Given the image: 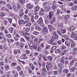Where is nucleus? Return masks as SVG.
I'll return each instance as SVG.
<instances>
[{
	"mask_svg": "<svg viewBox=\"0 0 77 77\" xmlns=\"http://www.w3.org/2000/svg\"><path fill=\"white\" fill-rule=\"evenodd\" d=\"M8 38H11V34H8L6 35Z\"/></svg>",
	"mask_w": 77,
	"mask_h": 77,
	"instance_id": "338daca9",
	"label": "nucleus"
},
{
	"mask_svg": "<svg viewBox=\"0 0 77 77\" xmlns=\"http://www.w3.org/2000/svg\"><path fill=\"white\" fill-rule=\"evenodd\" d=\"M20 13L19 14V16L20 17H22V16H23V15H24V13L23 12H22V11L20 12Z\"/></svg>",
	"mask_w": 77,
	"mask_h": 77,
	"instance_id": "c85d7f7f",
	"label": "nucleus"
},
{
	"mask_svg": "<svg viewBox=\"0 0 77 77\" xmlns=\"http://www.w3.org/2000/svg\"><path fill=\"white\" fill-rule=\"evenodd\" d=\"M62 33H64L66 32V29H64L61 31Z\"/></svg>",
	"mask_w": 77,
	"mask_h": 77,
	"instance_id": "4c0bfd02",
	"label": "nucleus"
},
{
	"mask_svg": "<svg viewBox=\"0 0 77 77\" xmlns=\"http://www.w3.org/2000/svg\"><path fill=\"white\" fill-rule=\"evenodd\" d=\"M56 48H57V47L56 46H54L52 47L51 50L53 51V50H55Z\"/></svg>",
	"mask_w": 77,
	"mask_h": 77,
	"instance_id": "f3484780",
	"label": "nucleus"
},
{
	"mask_svg": "<svg viewBox=\"0 0 77 77\" xmlns=\"http://www.w3.org/2000/svg\"><path fill=\"white\" fill-rule=\"evenodd\" d=\"M57 33H58L59 35H60V36H62V33H61V32H60V31L58 30L57 31Z\"/></svg>",
	"mask_w": 77,
	"mask_h": 77,
	"instance_id": "de8ad7c7",
	"label": "nucleus"
},
{
	"mask_svg": "<svg viewBox=\"0 0 77 77\" xmlns=\"http://www.w3.org/2000/svg\"><path fill=\"white\" fill-rule=\"evenodd\" d=\"M19 1L22 5L24 4V3L25 2V0H20Z\"/></svg>",
	"mask_w": 77,
	"mask_h": 77,
	"instance_id": "a878e982",
	"label": "nucleus"
},
{
	"mask_svg": "<svg viewBox=\"0 0 77 77\" xmlns=\"http://www.w3.org/2000/svg\"><path fill=\"white\" fill-rule=\"evenodd\" d=\"M48 4V2H45L43 4V6H46Z\"/></svg>",
	"mask_w": 77,
	"mask_h": 77,
	"instance_id": "0e129e2a",
	"label": "nucleus"
},
{
	"mask_svg": "<svg viewBox=\"0 0 77 77\" xmlns=\"http://www.w3.org/2000/svg\"><path fill=\"white\" fill-rule=\"evenodd\" d=\"M42 32L43 33H46L48 32V28L46 27H44L43 28L42 30Z\"/></svg>",
	"mask_w": 77,
	"mask_h": 77,
	"instance_id": "f03ea898",
	"label": "nucleus"
},
{
	"mask_svg": "<svg viewBox=\"0 0 77 77\" xmlns=\"http://www.w3.org/2000/svg\"><path fill=\"white\" fill-rule=\"evenodd\" d=\"M11 65L13 66H15L17 65V63H12Z\"/></svg>",
	"mask_w": 77,
	"mask_h": 77,
	"instance_id": "e433bc0d",
	"label": "nucleus"
},
{
	"mask_svg": "<svg viewBox=\"0 0 77 77\" xmlns=\"http://www.w3.org/2000/svg\"><path fill=\"white\" fill-rule=\"evenodd\" d=\"M74 64V59H72L70 62L71 65H73Z\"/></svg>",
	"mask_w": 77,
	"mask_h": 77,
	"instance_id": "9b49d317",
	"label": "nucleus"
},
{
	"mask_svg": "<svg viewBox=\"0 0 77 77\" xmlns=\"http://www.w3.org/2000/svg\"><path fill=\"white\" fill-rule=\"evenodd\" d=\"M53 40H50L48 41V42L49 44H52L53 43Z\"/></svg>",
	"mask_w": 77,
	"mask_h": 77,
	"instance_id": "58836bf2",
	"label": "nucleus"
},
{
	"mask_svg": "<svg viewBox=\"0 0 77 77\" xmlns=\"http://www.w3.org/2000/svg\"><path fill=\"white\" fill-rule=\"evenodd\" d=\"M28 12H29V10H28V9H26L25 11V14H27Z\"/></svg>",
	"mask_w": 77,
	"mask_h": 77,
	"instance_id": "3c124183",
	"label": "nucleus"
},
{
	"mask_svg": "<svg viewBox=\"0 0 77 77\" xmlns=\"http://www.w3.org/2000/svg\"><path fill=\"white\" fill-rule=\"evenodd\" d=\"M67 52V51L66 50H64L63 51L62 53H61V55H64L65 53H66Z\"/></svg>",
	"mask_w": 77,
	"mask_h": 77,
	"instance_id": "bb28decb",
	"label": "nucleus"
},
{
	"mask_svg": "<svg viewBox=\"0 0 77 77\" xmlns=\"http://www.w3.org/2000/svg\"><path fill=\"white\" fill-rule=\"evenodd\" d=\"M60 13V10L58 9L57 11L56 14L57 15H59V14Z\"/></svg>",
	"mask_w": 77,
	"mask_h": 77,
	"instance_id": "c756f323",
	"label": "nucleus"
},
{
	"mask_svg": "<svg viewBox=\"0 0 77 77\" xmlns=\"http://www.w3.org/2000/svg\"><path fill=\"white\" fill-rule=\"evenodd\" d=\"M62 43V41L60 40L58 42V44H59V45H61Z\"/></svg>",
	"mask_w": 77,
	"mask_h": 77,
	"instance_id": "09e8293b",
	"label": "nucleus"
},
{
	"mask_svg": "<svg viewBox=\"0 0 77 77\" xmlns=\"http://www.w3.org/2000/svg\"><path fill=\"white\" fill-rule=\"evenodd\" d=\"M39 6H36L34 9V12H38V11H39Z\"/></svg>",
	"mask_w": 77,
	"mask_h": 77,
	"instance_id": "0eeeda50",
	"label": "nucleus"
},
{
	"mask_svg": "<svg viewBox=\"0 0 77 77\" xmlns=\"http://www.w3.org/2000/svg\"><path fill=\"white\" fill-rule=\"evenodd\" d=\"M72 71H74L75 69V66H73L71 68Z\"/></svg>",
	"mask_w": 77,
	"mask_h": 77,
	"instance_id": "6e6d98bb",
	"label": "nucleus"
},
{
	"mask_svg": "<svg viewBox=\"0 0 77 77\" xmlns=\"http://www.w3.org/2000/svg\"><path fill=\"white\" fill-rule=\"evenodd\" d=\"M69 72V70L67 69H65L63 70V72L64 74H67Z\"/></svg>",
	"mask_w": 77,
	"mask_h": 77,
	"instance_id": "423d86ee",
	"label": "nucleus"
},
{
	"mask_svg": "<svg viewBox=\"0 0 77 77\" xmlns=\"http://www.w3.org/2000/svg\"><path fill=\"white\" fill-rule=\"evenodd\" d=\"M52 8L53 9H55L57 8V6H56V5H53L52 7Z\"/></svg>",
	"mask_w": 77,
	"mask_h": 77,
	"instance_id": "f704fd0d",
	"label": "nucleus"
},
{
	"mask_svg": "<svg viewBox=\"0 0 77 77\" xmlns=\"http://www.w3.org/2000/svg\"><path fill=\"white\" fill-rule=\"evenodd\" d=\"M13 9L15 11H17L18 9V7H17L16 6H13Z\"/></svg>",
	"mask_w": 77,
	"mask_h": 77,
	"instance_id": "ddd939ff",
	"label": "nucleus"
},
{
	"mask_svg": "<svg viewBox=\"0 0 77 77\" xmlns=\"http://www.w3.org/2000/svg\"><path fill=\"white\" fill-rule=\"evenodd\" d=\"M43 58L45 61H47V57L45 55L43 56Z\"/></svg>",
	"mask_w": 77,
	"mask_h": 77,
	"instance_id": "5701e85b",
	"label": "nucleus"
},
{
	"mask_svg": "<svg viewBox=\"0 0 77 77\" xmlns=\"http://www.w3.org/2000/svg\"><path fill=\"white\" fill-rule=\"evenodd\" d=\"M35 29L37 30H41V28H40V27H39L38 26H36L35 27Z\"/></svg>",
	"mask_w": 77,
	"mask_h": 77,
	"instance_id": "393cba45",
	"label": "nucleus"
},
{
	"mask_svg": "<svg viewBox=\"0 0 77 77\" xmlns=\"http://www.w3.org/2000/svg\"><path fill=\"white\" fill-rule=\"evenodd\" d=\"M31 20L32 23L34 22V17H33V16H32L31 17Z\"/></svg>",
	"mask_w": 77,
	"mask_h": 77,
	"instance_id": "7c9ffc66",
	"label": "nucleus"
},
{
	"mask_svg": "<svg viewBox=\"0 0 77 77\" xmlns=\"http://www.w3.org/2000/svg\"><path fill=\"white\" fill-rule=\"evenodd\" d=\"M60 62H61V63H64V62H65L64 60L63 59H61L60 60Z\"/></svg>",
	"mask_w": 77,
	"mask_h": 77,
	"instance_id": "052dcab7",
	"label": "nucleus"
},
{
	"mask_svg": "<svg viewBox=\"0 0 77 77\" xmlns=\"http://www.w3.org/2000/svg\"><path fill=\"white\" fill-rule=\"evenodd\" d=\"M17 68L18 71H20V70H21V66H17Z\"/></svg>",
	"mask_w": 77,
	"mask_h": 77,
	"instance_id": "cd10ccee",
	"label": "nucleus"
},
{
	"mask_svg": "<svg viewBox=\"0 0 77 77\" xmlns=\"http://www.w3.org/2000/svg\"><path fill=\"white\" fill-rule=\"evenodd\" d=\"M32 47L34 49H36L37 47H38V45L36 44H34L32 46Z\"/></svg>",
	"mask_w": 77,
	"mask_h": 77,
	"instance_id": "1a4fd4ad",
	"label": "nucleus"
},
{
	"mask_svg": "<svg viewBox=\"0 0 77 77\" xmlns=\"http://www.w3.org/2000/svg\"><path fill=\"white\" fill-rule=\"evenodd\" d=\"M23 36H26V35H27L28 36H29V33H23Z\"/></svg>",
	"mask_w": 77,
	"mask_h": 77,
	"instance_id": "79ce46f5",
	"label": "nucleus"
},
{
	"mask_svg": "<svg viewBox=\"0 0 77 77\" xmlns=\"http://www.w3.org/2000/svg\"><path fill=\"white\" fill-rule=\"evenodd\" d=\"M43 69L42 70V72H43V73L42 74L43 75H45V71H46V69H45V67H43Z\"/></svg>",
	"mask_w": 77,
	"mask_h": 77,
	"instance_id": "dca6fc26",
	"label": "nucleus"
},
{
	"mask_svg": "<svg viewBox=\"0 0 77 77\" xmlns=\"http://www.w3.org/2000/svg\"><path fill=\"white\" fill-rule=\"evenodd\" d=\"M38 57L40 58V59H41V58L42 57V55L41 54H39Z\"/></svg>",
	"mask_w": 77,
	"mask_h": 77,
	"instance_id": "8fccbe9b",
	"label": "nucleus"
},
{
	"mask_svg": "<svg viewBox=\"0 0 77 77\" xmlns=\"http://www.w3.org/2000/svg\"><path fill=\"white\" fill-rule=\"evenodd\" d=\"M9 30L10 32L12 33L13 32V31L14 30V28L12 27H11L9 29Z\"/></svg>",
	"mask_w": 77,
	"mask_h": 77,
	"instance_id": "6ab92c4d",
	"label": "nucleus"
},
{
	"mask_svg": "<svg viewBox=\"0 0 77 77\" xmlns=\"http://www.w3.org/2000/svg\"><path fill=\"white\" fill-rule=\"evenodd\" d=\"M38 41V39L37 38H36L34 39V42H37Z\"/></svg>",
	"mask_w": 77,
	"mask_h": 77,
	"instance_id": "e2e57ef3",
	"label": "nucleus"
},
{
	"mask_svg": "<svg viewBox=\"0 0 77 77\" xmlns=\"http://www.w3.org/2000/svg\"><path fill=\"white\" fill-rule=\"evenodd\" d=\"M15 44L17 46H18L20 45V42H17L15 43Z\"/></svg>",
	"mask_w": 77,
	"mask_h": 77,
	"instance_id": "5fc2aeb1",
	"label": "nucleus"
},
{
	"mask_svg": "<svg viewBox=\"0 0 77 77\" xmlns=\"http://www.w3.org/2000/svg\"><path fill=\"white\" fill-rule=\"evenodd\" d=\"M7 7H8V9H11V10H12V9H13V8L11 6V5H10L9 4H8L7 5Z\"/></svg>",
	"mask_w": 77,
	"mask_h": 77,
	"instance_id": "6e6552de",
	"label": "nucleus"
},
{
	"mask_svg": "<svg viewBox=\"0 0 77 77\" xmlns=\"http://www.w3.org/2000/svg\"><path fill=\"white\" fill-rule=\"evenodd\" d=\"M24 38L27 40V41H29V39H30V37H28L26 35L24 36Z\"/></svg>",
	"mask_w": 77,
	"mask_h": 77,
	"instance_id": "aec40b11",
	"label": "nucleus"
},
{
	"mask_svg": "<svg viewBox=\"0 0 77 77\" xmlns=\"http://www.w3.org/2000/svg\"><path fill=\"white\" fill-rule=\"evenodd\" d=\"M26 53L27 54H29L30 53V51L29 50H27L26 51Z\"/></svg>",
	"mask_w": 77,
	"mask_h": 77,
	"instance_id": "c03bdc74",
	"label": "nucleus"
},
{
	"mask_svg": "<svg viewBox=\"0 0 77 77\" xmlns=\"http://www.w3.org/2000/svg\"><path fill=\"white\" fill-rule=\"evenodd\" d=\"M21 24H25V21L23 19H22L21 20Z\"/></svg>",
	"mask_w": 77,
	"mask_h": 77,
	"instance_id": "ea45409f",
	"label": "nucleus"
},
{
	"mask_svg": "<svg viewBox=\"0 0 77 77\" xmlns=\"http://www.w3.org/2000/svg\"><path fill=\"white\" fill-rule=\"evenodd\" d=\"M38 23L39 24H43V20H42V18L40 17L38 20Z\"/></svg>",
	"mask_w": 77,
	"mask_h": 77,
	"instance_id": "7ed1b4c3",
	"label": "nucleus"
},
{
	"mask_svg": "<svg viewBox=\"0 0 77 77\" xmlns=\"http://www.w3.org/2000/svg\"><path fill=\"white\" fill-rule=\"evenodd\" d=\"M46 67L48 71H49V69L52 68V65L51 63H49L48 64V66L47 64L46 65Z\"/></svg>",
	"mask_w": 77,
	"mask_h": 77,
	"instance_id": "f257e3e1",
	"label": "nucleus"
},
{
	"mask_svg": "<svg viewBox=\"0 0 77 77\" xmlns=\"http://www.w3.org/2000/svg\"><path fill=\"white\" fill-rule=\"evenodd\" d=\"M59 51H60V49H57V50H55V53H59Z\"/></svg>",
	"mask_w": 77,
	"mask_h": 77,
	"instance_id": "c9c22d12",
	"label": "nucleus"
},
{
	"mask_svg": "<svg viewBox=\"0 0 77 77\" xmlns=\"http://www.w3.org/2000/svg\"><path fill=\"white\" fill-rule=\"evenodd\" d=\"M25 19L26 20H29V17L27 15H25Z\"/></svg>",
	"mask_w": 77,
	"mask_h": 77,
	"instance_id": "a211bd4d",
	"label": "nucleus"
},
{
	"mask_svg": "<svg viewBox=\"0 0 77 77\" xmlns=\"http://www.w3.org/2000/svg\"><path fill=\"white\" fill-rule=\"evenodd\" d=\"M5 68L6 69H9V65H7L5 66Z\"/></svg>",
	"mask_w": 77,
	"mask_h": 77,
	"instance_id": "680f3d73",
	"label": "nucleus"
},
{
	"mask_svg": "<svg viewBox=\"0 0 77 77\" xmlns=\"http://www.w3.org/2000/svg\"><path fill=\"white\" fill-rule=\"evenodd\" d=\"M58 37L59 36H58L57 35H54V36H53V39H57Z\"/></svg>",
	"mask_w": 77,
	"mask_h": 77,
	"instance_id": "4468645a",
	"label": "nucleus"
},
{
	"mask_svg": "<svg viewBox=\"0 0 77 77\" xmlns=\"http://www.w3.org/2000/svg\"><path fill=\"white\" fill-rule=\"evenodd\" d=\"M30 29L29 28H26V32H29L30 31Z\"/></svg>",
	"mask_w": 77,
	"mask_h": 77,
	"instance_id": "13d9d810",
	"label": "nucleus"
},
{
	"mask_svg": "<svg viewBox=\"0 0 77 77\" xmlns=\"http://www.w3.org/2000/svg\"><path fill=\"white\" fill-rule=\"evenodd\" d=\"M49 15L51 16H53V15H54V13L52 11H51L49 12Z\"/></svg>",
	"mask_w": 77,
	"mask_h": 77,
	"instance_id": "37998d69",
	"label": "nucleus"
},
{
	"mask_svg": "<svg viewBox=\"0 0 77 77\" xmlns=\"http://www.w3.org/2000/svg\"><path fill=\"white\" fill-rule=\"evenodd\" d=\"M64 38L65 39L66 41H68V40H69V38H68V37L66 35L64 36Z\"/></svg>",
	"mask_w": 77,
	"mask_h": 77,
	"instance_id": "72a5a7b5",
	"label": "nucleus"
},
{
	"mask_svg": "<svg viewBox=\"0 0 77 77\" xmlns=\"http://www.w3.org/2000/svg\"><path fill=\"white\" fill-rule=\"evenodd\" d=\"M48 60H49L50 61H52V60H53V58H52L51 57H50V56H48Z\"/></svg>",
	"mask_w": 77,
	"mask_h": 77,
	"instance_id": "4be33fe9",
	"label": "nucleus"
},
{
	"mask_svg": "<svg viewBox=\"0 0 77 77\" xmlns=\"http://www.w3.org/2000/svg\"><path fill=\"white\" fill-rule=\"evenodd\" d=\"M38 52H36L34 53V55L35 56H36V57H37V56H38Z\"/></svg>",
	"mask_w": 77,
	"mask_h": 77,
	"instance_id": "4d7b16f0",
	"label": "nucleus"
},
{
	"mask_svg": "<svg viewBox=\"0 0 77 77\" xmlns=\"http://www.w3.org/2000/svg\"><path fill=\"white\" fill-rule=\"evenodd\" d=\"M32 24L31 23H28L26 24V26H30Z\"/></svg>",
	"mask_w": 77,
	"mask_h": 77,
	"instance_id": "603ef678",
	"label": "nucleus"
},
{
	"mask_svg": "<svg viewBox=\"0 0 77 77\" xmlns=\"http://www.w3.org/2000/svg\"><path fill=\"white\" fill-rule=\"evenodd\" d=\"M75 45V44L74 43H72L71 44V48H74V47Z\"/></svg>",
	"mask_w": 77,
	"mask_h": 77,
	"instance_id": "b1692460",
	"label": "nucleus"
},
{
	"mask_svg": "<svg viewBox=\"0 0 77 77\" xmlns=\"http://www.w3.org/2000/svg\"><path fill=\"white\" fill-rule=\"evenodd\" d=\"M0 3H1V4H3L4 5H5L6 4V2H3V1H1L0 2Z\"/></svg>",
	"mask_w": 77,
	"mask_h": 77,
	"instance_id": "49530a36",
	"label": "nucleus"
},
{
	"mask_svg": "<svg viewBox=\"0 0 77 77\" xmlns=\"http://www.w3.org/2000/svg\"><path fill=\"white\" fill-rule=\"evenodd\" d=\"M34 35H39V32L36 31H35L34 32Z\"/></svg>",
	"mask_w": 77,
	"mask_h": 77,
	"instance_id": "a19ab883",
	"label": "nucleus"
},
{
	"mask_svg": "<svg viewBox=\"0 0 77 77\" xmlns=\"http://www.w3.org/2000/svg\"><path fill=\"white\" fill-rule=\"evenodd\" d=\"M71 30H74L75 29V27L74 26H72L70 27Z\"/></svg>",
	"mask_w": 77,
	"mask_h": 77,
	"instance_id": "bf43d9fd",
	"label": "nucleus"
},
{
	"mask_svg": "<svg viewBox=\"0 0 77 77\" xmlns=\"http://www.w3.org/2000/svg\"><path fill=\"white\" fill-rule=\"evenodd\" d=\"M39 15H42V16L44 15V14L42 12H40L39 13Z\"/></svg>",
	"mask_w": 77,
	"mask_h": 77,
	"instance_id": "864d4df0",
	"label": "nucleus"
},
{
	"mask_svg": "<svg viewBox=\"0 0 77 77\" xmlns=\"http://www.w3.org/2000/svg\"><path fill=\"white\" fill-rule=\"evenodd\" d=\"M49 22H48V20H45V23L47 24H48Z\"/></svg>",
	"mask_w": 77,
	"mask_h": 77,
	"instance_id": "69168bd1",
	"label": "nucleus"
},
{
	"mask_svg": "<svg viewBox=\"0 0 77 77\" xmlns=\"http://www.w3.org/2000/svg\"><path fill=\"white\" fill-rule=\"evenodd\" d=\"M27 7L28 9H31L33 8V5L30 4H28L27 5Z\"/></svg>",
	"mask_w": 77,
	"mask_h": 77,
	"instance_id": "39448f33",
	"label": "nucleus"
},
{
	"mask_svg": "<svg viewBox=\"0 0 77 77\" xmlns=\"http://www.w3.org/2000/svg\"><path fill=\"white\" fill-rule=\"evenodd\" d=\"M50 9H51V7L49 6H47L45 8V11L47 12H48V11H49Z\"/></svg>",
	"mask_w": 77,
	"mask_h": 77,
	"instance_id": "20e7f679",
	"label": "nucleus"
},
{
	"mask_svg": "<svg viewBox=\"0 0 77 77\" xmlns=\"http://www.w3.org/2000/svg\"><path fill=\"white\" fill-rule=\"evenodd\" d=\"M18 76V73L17 72L16 73H15V75H14V77H17Z\"/></svg>",
	"mask_w": 77,
	"mask_h": 77,
	"instance_id": "774afa93",
	"label": "nucleus"
},
{
	"mask_svg": "<svg viewBox=\"0 0 77 77\" xmlns=\"http://www.w3.org/2000/svg\"><path fill=\"white\" fill-rule=\"evenodd\" d=\"M8 20L10 23H12V18H8Z\"/></svg>",
	"mask_w": 77,
	"mask_h": 77,
	"instance_id": "2f4dec72",
	"label": "nucleus"
},
{
	"mask_svg": "<svg viewBox=\"0 0 77 77\" xmlns=\"http://www.w3.org/2000/svg\"><path fill=\"white\" fill-rule=\"evenodd\" d=\"M72 9L73 11H76L77 9V6L76 5H74L73 7L72 8Z\"/></svg>",
	"mask_w": 77,
	"mask_h": 77,
	"instance_id": "f8f14e48",
	"label": "nucleus"
},
{
	"mask_svg": "<svg viewBox=\"0 0 77 77\" xmlns=\"http://www.w3.org/2000/svg\"><path fill=\"white\" fill-rule=\"evenodd\" d=\"M65 44L67 45V46H68V47H69L70 46V43H69V42L68 41H66L65 42Z\"/></svg>",
	"mask_w": 77,
	"mask_h": 77,
	"instance_id": "2eb2a0df",
	"label": "nucleus"
},
{
	"mask_svg": "<svg viewBox=\"0 0 77 77\" xmlns=\"http://www.w3.org/2000/svg\"><path fill=\"white\" fill-rule=\"evenodd\" d=\"M5 15V13L4 12H2L0 13V16L1 17H4Z\"/></svg>",
	"mask_w": 77,
	"mask_h": 77,
	"instance_id": "412c9836",
	"label": "nucleus"
},
{
	"mask_svg": "<svg viewBox=\"0 0 77 77\" xmlns=\"http://www.w3.org/2000/svg\"><path fill=\"white\" fill-rule=\"evenodd\" d=\"M20 41H21V42H26V41H25L24 39L23 38H21L20 39Z\"/></svg>",
	"mask_w": 77,
	"mask_h": 77,
	"instance_id": "473e14b6",
	"label": "nucleus"
},
{
	"mask_svg": "<svg viewBox=\"0 0 77 77\" xmlns=\"http://www.w3.org/2000/svg\"><path fill=\"white\" fill-rule=\"evenodd\" d=\"M69 18V15H65L64 16V19L65 20H68Z\"/></svg>",
	"mask_w": 77,
	"mask_h": 77,
	"instance_id": "9d476101",
	"label": "nucleus"
},
{
	"mask_svg": "<svg viewBox=\"0 0 77 77\" xmlns=\"http://www.w3.org/2000/svg\"><path fill=\"white\" fill-rule=\"evenodd\" d=\"M47 17L49 19H51V18H52V16H51V15H49L47 16Z\"/></svg>",
	"mask_w": 77,
	"mask_h": 77,
	"instance_id": "a18cd8bd",
	"label": "nucleus"
}]
</instances>
